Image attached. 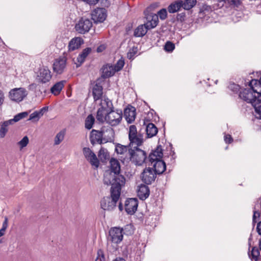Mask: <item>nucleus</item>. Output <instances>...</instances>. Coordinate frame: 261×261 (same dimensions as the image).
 Wrapping results in <instances>:
<instances>
[{
    "label": "nucleus",
    "mask_w": 261,
    "mask_h": 261,
    "mask_svg": "<svg viewBox=\"0 0 261 261\" xmlns=\"http://www.w3.org/2000/svg\"><path fill=\"white\" fill-rule=\"evenodd\" d=\"M241 3V0H231L230 4L233 5L234 7L238 8Z\"/></svg>",
    "instance_id": "603ef678"
},
{
    "label": "nucleus",
    "mask_w": 261,
    "mask_h": 261,
    "mask_svg": "<svg viewBox=\"0 0 261 261\" xmlns=\"http://www.w3.org/2000/svg\"><path fill=\"white\" fill-rule=\"evenodd\" d=\"M248 85L256 97L261 99V82L259 80H252Z\"/></svg>",
    "instance_id": "6ab92c4d"
},
{
    "label": "nucleus",
    "mask_w": 261,
    "mask_h": 261,
    "mask_svg": "<svg viewBox=\"0 0 261 261\" xmlns=\"http://www.w3.org/2000/svg\"><path fill=\"white\" fill-rule=\"evenodd\" d=\"M122 187L111 185V196L104 197L100 201L101 207L104 210L111 211L116 206Z\"/></svg>",
    "instance_id": "7ed1b4c3"
},
{
    "label": "nucleus",
    "mask_w": 261,
    "mask_h": 261,
    "mask_svg": "<svg viewBox=\"0 0 261 261\" xmlns=\"http://www.w3.org/2000/svg\"><path fill=\"white\" fill-rule=\"evenodd\" d=\"M91 20L88 18L82 17L75 25V31L80 34L88 33L92 27Z\"/></svg>",
    "instance_id": "6e6552de"
},
{
    "label": "nucleus",
    "mask_w": 261,
    "mask_h": 261,
    "mask_svg": "<svg viewBox=\"0 0 261 261\" xmlns=\"http://www.w3.org/2000/svg\"><path fill=\"white\" fill-rule=\"evenodd\" d=\"M48 107H44L41 109H40L38 111V114H39L40 116L41 117L44 114V112L47 111L48 110Z\"/></svg>",
    "instance_id": "5fc2aeb1"
},
{
    "label": "nucleus",
    "mask_w": 261,
    "mask_h": 261,
    "mask_svg": "<svg viewBox=\"0 0 261 261\" xmlns=\"http://www.w3.org/2000/svg\"><path fill=\"white\" fill-rule=\"evenodd\" d=\"M102 132L101 128L98 130L93 129L90 135V141L91 143L94 145L96 143L99 144L103 143Z\"/></svg>",
    "instance_id": "f3484780"
},
{
    "label": "nucleus",
    "mask_w": 261,
    "mask_h": 261,
    "mask_svg": "<svg viewBox=\"0 0 261 261\" xmlns=\"http://www.w3.org/2000/svg\"><path fill=\"white\" fill-rule=\"evenodd\" d=\"M239 97L247 103H251L252 106L256 102L258 98L254 95L250 88L249 89H244L239 93Z\"/></svg>",
    "instance_id": "9b49d317"
},
{
    "label": "nucleus",
    "mask_w": 261,
    "mask_h": 261,
    "mask_svg": "<svg viewBox=\"0 0 261 261\" xmlns=\"http://www.w3.org/2000/svg\"><path fill=\"white\" fill-rule=\"evenodd\" d=\"M106 49V47L105 45L102 44L99 45L96 49V51L97 53H101L103 51Z\"/></svg>",
    "instance_id": "13d9d810"
},
{
    "label": "nucleus",
    "mask_w": 261,
    "mask_h": 261,
    "mask_svg": "<svg viewBox=\"0 0 261 261\" xmlns=\"http://www.w3.org/2000/svg\"><path fill=\"white\" fill-rule=\"evenodd\" d=\"M28 92L24 88H14L9 92V98L14 101L20 102L27 96Z\"/></svg>",
    "instance_id": "1a4fd4ad"
},
{
    "label": "nucleus",
    "mask_w": 261,
    "mask_h": 261,
    "mask_svg": "<svg viewBox=\"0 0 261 261\" xmlns=\"http://www.w3.org/2000/svg\"><path fill=\"white\" fill-rule=\"evenodd\" d=\"M147 22L145 23L147 29H151L154 28L158 24V16L156 14H151L147 17Z\"/></svg>",
    "instance_id": "bb28decb"
},
{
    "label": "nucleus",
    "mask_w": 261,
    "mask_h": 261,
    "mask_svg": "<svg viewBox=\"0 0 261 261\" xmlns=\"http://www.w3.org/2000/svg\"><path fill=\"white\" fill-rule=\"evenodd\" d=\"M124 117L128 123L133 122L136 118V109L131 106L130 108H127L124 110Z\"/></svg>",
    "instance_id": "b1692460"
},
{
    "label": "nucleus",
    "mask_w": 261,
    "mask_h": 261,
    "mask_svg": "<svg viewBox=\"0 0 261 261\" xmlns=\"http://www.w3.org/2000/svg\"><path fill=\"white\" fill-rule=\"evenodd\" d=\"M175 48V45L172 42L168 41H167L164 46V49L166 51L168 52L172 51Z\"/></svg>",
    "instance_id": "79ce46f5"
},
{
    "label": "nucleus",
    "mask_w": 261,
    "mask_h": 261,
    "mask_svg": "<svg viewBox=\"0 0 261 261\" xmlns=\"http://www.w3.org/2000/svg\"><path fill=\"white\" fill-rule=\"evenodd\" d=\"M105 109V106H101L97 111L96 117L97 121L100 122H103L105 121V116L107 112Z\"/></svg>",
    "instance_id": "473e14b6"
},
{
    "label": "nucleus",
    "mask_w": 261,
    "mask_h": 261,
    "mask_svg": "<svg viewBox=\"0 0 261 261\" xmlns=\"http://www.w3.org/2000/svg\"><path fill=\"white\" fill-rule=\"evenodd\" d=\"M197 4V0H182V8L185 10H190Z\"/></svg>",
    "instance_id": "72a5a7b5"
},
{
    "label": "nucleus",
    "mask_w": 261,
    "mask_h": 261,
    "mask_svg": "<svg viewBox=\"0 0 261 261\" xmlns=\"http://www.w3.org/2000/svg\"><path fill=\"white\" fill-rule=\"evenodd\" d=\"M8 227V218L7 217L5 218V221L3 222L2 228H5L6 230Z\"/></svg>",
    "instance_id": "680f3d73"
},
{
    "label": "nucleus",
    "mask_w": 261,
    "mask_h": 261,
    "mask_svg": "<svg viewBox=\"0 0 261 261\" xmlns=\"http://www.w3.org/2000/svg\"><path fill=\"white\" fill-rule=\"evenodd\" d=\"M129 148V146H128V145L125 146V145H122L120 144H117L115 146V151L118 154H124L125 153L126 155H125V157L128 158L127 152L128 151Z\"/></svg>",
    "instance_id": "2f4dec72"
},
{
    "label": "nucleus",
    "mask_w": 261,
    "mask_h": 261,
    "mask_svg": "<svg viewBox=\"0 0 261 261\" xmlns=\"http://www.w3.org/2000/svg\"><path fill=\"white\" fill-rule=\"evenodd\" d=\"M97 256L95 259V261H105V257L104 253L102 250L99 249L97 251Z\"/></svg>",
    "instance_id": "09e8293b"
},
{
    "label": "nucleus",
    "mask_w": 261,
    "mask_h": 261,
    "mask_svg": "<svg viewBox=\"0 0 261 261\" xmlns=\"http://www.w3.org/2000/svg\"><path fill=\"white\" fill-rule=\"evenodd\" d=\"M101 106H105V110L107 113L114 110V107L112 101L108 98H105L103 100V102H101Z\"/></svg>",
    "instance_id": "e433bc0d"
},
{
    "label": "nucleus",
    "mask_w": 261,
    "mask_h": 261,
    "mask_svg": "<svg viewBox=\"0 0 261 261\" xmlns=\"http://www.w3.org/2000/svg\"><path fill=\"white\" fill-rule=\"evenodd\" d=\"M41 117L38 113L37 111L32 113L29 117L28 120H32L33 121H38Z\"/></svg>",
    "instance_id": "a18cd8bd"
},
{
    "label": "nucleus",
    "mask_w": 261,
    "mask_h": 261,
    "mask_svg": "<svg viewBox=\"0 0 261 261\" xmlns=\"http://www.w3.org/2000/svg\"><path fill=\"white\" fill-rule=\"evenodd\" d=\"M83 43V39L81 37H74L72 38L68 44V51H73L78 49Z\"/></svg>",
    "instance_id": "393cba45"
},
{
    "label": "nucleus",
    "mask_w": 261,
    "mask_h": 261,
    "mask_svg": "<svg viewBox=\"0 0 261 261\" xmlns=\"http://www.w3.org/2000/svg\"><path fill=\"white\" fill-rule=\"evenodd\" d=\"M252 234L251 233L250 234V236H249V238L248 239V245L249 246V247L251 246V241H252Z\"/></svg>",
    "instance_id": "0e129e2a"
},
{
    "label": "nucleus",
    "mask_w": 261,
    "mask_h": 261,
    "mask_svg": "<svg viewBox=\"0 0 261 261\" xmlns=\"http://www.w3.org/2000/svg\"><path fill=\"white\" fill-rule=\"evenodd\" d=\"M28 114L29 113L28 112H23L18 113L14 117L13 120L14 122H17L20 119L26 117Z\"/></svg>",
    "instance_id": "37998d69"
},
{
    "label": "nucleus",
    "mask_w": 261,
    "mask_h": 261,
    "mask_svg": "<svg viewBox=\"0 0 261 261\" xmlns=\"http://www.w3.org/2000/svg\"><path fill=\"white\" fill-rule=\"evenodd\" d=\"M224 141L226 143L230 144L233 141V139L230 135H226L224 136Z\"/></svg>",
    "instance_id": "864d4df0"
},
{
    "label": "nucleus",
    "mask_w": 261,
    "mask_h": 261,
    "mask_svg": "<svg viewBox=\"0 0 261 261\" xmlns=\"http://www.w3.org/2000/svg\"><path fill=\"white\" fill-rule=\"evenodd\" d=\"M110 169L103 174V181L107 185L123 187L125 184V178L120 174V165L117 159L112 158L110 161Z\"/></svg>",
    "instance_id": "f257e3e1"
},
{
    "label": "nucleus",
    "mask_w": 261,
    "mask_h": 261,
    "mask_svg": "<svg viewBox=\"0 0 261 261\" xmlns=\"http://www.w3.org/2000/svg\"><path fill=\"white\" fill-rule=\"evenodd\" d=\"M7 125H6L4 123H3L2 125H1V128H0V137L1 138H4L7 132H8V129H7Z\"/></svg>",
    "instance_id": "de8ad7c7"
},
{
    "label": "nucleus",
    "mask_w": 261,
    "mask_h": 261,
    "mask_svg": "<svg viewBox=\"0 0 261 261\" xmlns=\"http://www.w3.org/2000/svg\"><path fill=\"white\" fill-rule=\"evenodd\" d=\"M51 77L52 74L51 71L46 67L40 69L39 74L37 76V80L39 82L45 84L50 81Z\"/></svg>",
    "instance_id": "dca6fc26"
},
{
    "label": "nucleus",
    "mask_w": 261,
    "mask_h": 261,
    "mask_svg": "<svg viewBox=\"0 0 261 261\" xmlns=\"http://www.w3.org/2000/svg\"><path fill=\"white\" fill-rule=\"evenodd\" d=\"M4 94L1 90H0V107L3 105L4 102Z\"/></svg>",
    "instance_id": "bf43d9fd"
},
{
    "label": "nucleus",
    "mask_w": 261,
    "mask_h": 261,
    "mask_svg": "<svg viewBox=\"0 0 261 261\" xmlns=\"http://www.w3.org/2000/svg\"><path fill=\"white\" fill-rule=\"evenodd\" d=\"M141 128L138 132L135 125H131L129 127L128 139L129 148H135L141 146L144 142V132Z\"/></svg>",
    "instance_id": "20e7f679"
},
{
    "label": "nucleus",
    "mask_w": 261,
    "mask_h": 261,
    "mask_svg": "<svg viewBox=\"0 0 261 261\" xmlns=\"http://www.w3.org/2000/svg\"><path fill=\"white\" fill-rule=\"evenodd\" d=\"M102 138L105 143L111 142L114 139V131L111 127L102 126L101 127Z\"/></svg>",
    "instance_id": "a211bd4d"
},
{
    "label": "nucleus",
    "mask_w": 261,
    "mask_h": 261,
    "mask_svg": "<svg viewBox=\"0 0 261 261\" xmlns=\"http://www.w3.org/2000/svg\"><path fill=\"white\" fill-rule=\"evenodd\" d=\"M163 156V149L161 145L157 146L155 150H152L149 154L148 157H147L146 164L148 165H152L156 161L160 160Z\"/></svg>",
    "instance_id": "9d476101"
},
{
    "label": "nucleus",
    "mask_w": 261,
    "mask_h": 261,
    "mask_svg": "<svg viewBox=\"0 0 261 261\" xmlns=\"http://www.w3.org/2000/svg\"><path fill=\"white\" fill-rule=\"evenodd\" d=\"M65 81H61L56 83L50 89L51 92L55 95H58L64 87Z\"/></svg>",
    "instance_id": "7c9ffc66"
},
{
    "label": "nucleus",
    "mask_w": 261,
    "mask_h": 261,
    "mask_svg": "<svg viewBox=\"0 0 261 261\" xmlns=\"http://www.w3.org/2000/svg\"><path fill=\"white\" fill-rule=\"evenodd\" d=\"M150 194V190L148 187L144 184H141L138 186L137 195L139 198L144 200L147 199Z\"/></svg>",
    "instance_id": "aec40b11"
},
{
    "label": "nucleus",
    "mask_w": 261,
    "mask_h": 261,
    "mask_svg": "<svg viewBox=\"0 0 261 261\" xmlns=\"http://www.w3.org/2000/svg\"><path fill=\"white\" fill-rule=\"evenodd\" d=\"M95 122V118L92 115H89L86 118L85 122V127L87 129H90L92 128L93 125Z\"/></svg>",
    "instance_id": "c9c22d12"
},
{
    "label": "nucleus",
    "mask_w": 261,
    "mask_h": 261,
    "mask_svg": "<svg viewBox=\"0 0 261 261\" xmlns=\"http://www.w3.org/2000/svg\"><path fill=\"white\" fill-rule=\"evenodd\" d=\"M228 88L234 93H238L240 90V86L234 83H230Z\"/></svg>",
    "instance_id": "a19ab883"
},
{
    "label": "nucleus",
    "mask_w": 261,
    "mask_h": 261,
    "mask_svg": "<svg viewBox=\"0 0 261 261\" xmlns=\"http://www.w3.org/2000/svg\"><path fill=\"white\" fill-rule=\"evenodd\" d=\"M124 65V60L121 59H119L116 63V64L113 66V69L115 70V72H118L120 71L123 67Z\"/></svg>",
    "instance_id": "58836bf2"
},
{
    "label": "nucleus",
    "mask_w": 261,
    "mask_h": 261,
    "mask_svg": "<svg viewBox=\"0 0 261 261\" xmlns=\"http://www.w3.org/2000/svg\"><path fill=\"white\" fill-rule=\"evenodd\" d=\"M122 118V112L121 110H111L107 113L105 121L112 126L118 125Z\"/></svg>",
    "instance_id": "0eeeda50"
},
{
    "label": "nucleus",
    "mask_w": 261,
    "mask_h": 261,
    "mask_svg": "<svg viewBox=\"0 0 261 261\" xmlns=\"http://www.w3.org/2000/svg\"><path fill=\"white\" fill-rule=\"evenodd\" d=\"M6 230L5 229V228H2L0 229V237L3 236L5 234Z\"/></svg>",
    "instance_id": "69168bd1"
},
{
    "label": "nucleus",
    "mask_w": 261,
    "mask_h": 261,
    "mask_svg": "<svg viewBox=\"0 0 261 261\" xmlns=\"http://www.w3.org/2000/svg\"><path fill=\"white\" fill-rule=\"evenodd\" d=\"M153 166V171L156 174H162L166 169V165L165 162L162 159L156 161L151 165Z\"/></svg>",
    "instance_id": "4be33fe9"
},
{
    "label": "nucleus",
    "mask_w": 261,
    "mask_h": 261,
    "mask_svg": "<svg viewBox=\"0 0 261 261\" xmlns=\"http://www.w3.org/2000/svg\"><path fill=\"white\" fill-rule=\"evenodd\" d=\"M65 132L61 130L58 133L55 138V145H59L64 139Z\"/></svg>",
    "instance_id": "4c0bfd02"
},
{
    "label": "nucleus",
    "mask_w": 261,
    "mask_h": 261,
    "mask_svg": "<svg viewBox=\"0 0 261 261\" xmlns=\"http://www.w3.org/2000/svg\"><path fill=\"white\" fill-rule=\"evenodd\" d=\"M137 53V48L133 47L127 53V58L129 59H133L135 55Z\"/></svg>",
    "instance_id": "3c124183"
},
{
    "label": "nucleus",
    "mask_w": 261,
    "mask_h": 261,
    "mask_svg": "<svg viewBox=\"0 0 261 261\" xmlns=\"http://www.w3.org/2000/svg\"><path fill=\"white\" fill-rule=\"evenodd\" d=\"M113 261H125V260L124 258H122V257H119V258H116Z\"/></svg>",
    "instance_id": "774afa93"
},
{
    "label": "nucleus",
    "mask_w": 261,
    "mask_h": 261,
    "mask_svg": "<svg viewBox=\"0 0 261 261\" xmlns=\"http://www.w3.org/2000/svg\"><path fill=\"white\" fill-rule=\"evenodd\" d=\"M102 90V86L100 82H99L97 80L92 89V94L95 101H97L101 98L103 94Z\"/></svg>",
    "instance_id": "5701e85b"
},
{
    "label": "nucleus",
    "mask_w": 261,
    "mask_h": 261,
    "mask_svg": "<svg viewBox=\"0 0 261 261\" xmlns=\"http://www.w3.org/2000/svg\"><path fill=\"white\" fill-rule=\"evenodd\" d=\"M256 231L258 234L261 236V221H259L257 224Z\"/></svg>",
    "instance_id": "052dcab7"
},
{
    "label": "nucleus",
    "mask_w": 261,
    "mask_h": 261,
    "mask_svg": "<svg viewBox=\"0 0 261 261\" xmlns=\"http://www.w3.org/2000/svg\"><path fill=\"white\" fill-rule=\"evenodd\" d=\"M182 0H177L171 3L167 8L170 13H174L178 12L182 8Z\"/></svg>",
    "instance_id": "c85d7f7f"
},
{
    "label": "nucleus",
    "mask_w": 261,
    "mask_h": 261,
    "mask_svg": "<svg viewBox=\"0 0 261 261\" xmlns=\"http://www.w3.org/2000/svg\"><path fill=\"white\" fill-rule=\"evenodd\" d=\"M146 135L148 138L155 136L158 133V129L156 126L152 123H149L145 128Z\"/></svg>",
    "instance_id": "cd10ccee"
},
{
    "label": "nucleus",
    "mask_w": 261,
    "mask_h": 261,
    "mask_svg": "<svg viewBox=\"0 0 261 261\" xmlns=\"http://www.w3.org/2000/svg\"><path fill=\"white\" fill-rule=\"evenodd\" d=\"M255 110V116L258 118L261 119V99H257L256 102L253 106Z\"/></svg>",
    "instance_id": "f704fd0d"
},
{
    "label": "nucleus",
    "mask_w": 261,
    "mask_h": 261,
    "mask_svg": "<svg viewBox=\"0 0 261 261\" xmlns=\"http://www.w3.org/2000/svg\"><path fill=\"white\" fill-rule=\"evenodd\" d=\"M99 0H84L89 5H96Z\"/></svg>",
    "instance_id": "4d7b16f0"
},
{
    "label": "nucleus",
    "mask_w": 261,
    "mask_h": 261,
    "mask_svg": "<svg viewBox=\"0 0 261 261\" xmlns=\"http://www.w3.org/2000/svg\"><path fill=\"white\" fill-rule=\"evenodd\" d=\"M156 174L153 171V168H146L141 174V179L146 185H150L154 181Z\"/></svg>",
    "instance_id": "ddd939ff"
},
{
    "label": "nucleus",
    "mask_w": 261,
    "mask_h": 261,
    "mask_svg": "<svg viewBox=\"0 0 261 261\" xmlns=\"http://www.w3.org/2000/svg\"><path fill=\"white\" fill-rule=\"evenodd\" d=\"M106 150L103 148H101L99 151L98 156H100L102 154L103 155V157L105 159L107 158V152H106Z\"/></svg>",
    "instance_id": "6e6d98bb"
},
{
    "label": "nucleus",
    "mask_w": 261,
    "mask_h": 261,
    "mask_svg": "<svg viewBox=\"0 0 261 261\" xmlns=\"http://www.w3.org/2000/svg\"><path fill=\"white\" fill-rule=\"evenodd\" d=\"M91 47H86L82 50L77 57L76 60L77 63L76 64V67H79L82 65L85 61L86 57L91 52Z\"/></svg>",
    "instance_id": "a878e982"
},
{
    "label": "nucleus",
    "mask_w": 261,
    "mask_h": 261,
    "mask_svg": "<svg viewBox=\"0 0 261 261\" xmlns=\"http://www.w3.org/2000/svg\"><path fill=\"white\" fill-rule=\"evenodd\" d=\"M91 16L94 22H103L107 17V11L104 8H96L92 11Z\"/></svg>",
    "instance_id": "f8f14e48"
},
{
    "label": "nucleus",
    "mask_w": 261,
    "mask_h": 261,
    "mask_svg": "<svg viewBox=\"0 0 261 261\" xmlns=\"http://www.w3.org/2000/svg\"><path fill=\"white\" fill-rule=\"evenodd\" d=\"M29 138L27 136H24L19 142L18 144L20 145L21 148L27 146L29 143Z\"/></svg>",
    "instance_id": "8fccbe9b"
},
{
    "label": "nucleus",
    "mask_w": 261,
    "mask_h": 261,
    "mask_svg": "<svg viewBox=\"0 0 261 261\" xmlns=\"http://www.w3.org/2000/svg\"><path fill=\"white\" fill-rule=\"evenodd\" d=\"M132 227L131 224L126 225L124 229L120 227H111L107 236L108 242L117 246L122 242L124 234L129 235L134 232Z\"/></svg>",
    "instance_id": "f03ea898"
},
{
    "label": "nucleus",
    "mask_w": 261,
    "mask_h": 261,
    "mask_svg": "<svg viewBox=\"0 0 261 261\" xmlns=\"http://www.w3.org/2000/svg\"><path fill=\"white\" fill-rule=\"evenodd\" d=\"M138 200L137 198H128L125 200V211L128 215H133L137 210Z\"/></svg>",
    "instance_id": "2eb2a0df"
},
{
    "label": "nucleus",
    "mask_w": 261,
    "mask_h": 261,
    "mask_svg": "<svg viewBox=\"0 0 261 261\" xmlns=\"http://www.w3.org/2000/svg\"><path fill=\"white\" fill-rule=\"evenodd\" d=\"M146 25L144 24L139 25L137 28L135 29L134 32V36L136 37H142L147 32Z\"/></svg>",
    "instance_id": "c756f323"
},
{
    "label": "nucleus",
    "mask_w": 261,
    "mask_h": 261,
    "mask_svg": "<svg viewBox=\"0 0 261 261\" xmlns=\"http://www.w3.org/2000/svg\"><path fill=\"white\" fill-rule=\"evenodd\" d=\"M260 255V252L256 247H253L251 250L252 258L257 261Z\"/></svg>",
    "instance_id": "ea45409f"
},
{
    "label": "nucleus",
    "mask_w": 261,
    "mask_h": 261,
    "mask_svg": "<svg viewBox=\"0 0 261 261\" xmlns=\"http://www.w3.org/2000/svg\"><path fill=\"white\" fill-rule=\"evenodd\" d=\"M118 207H119V209L120 211H122L123 209V204L121 202H120L119 203V205H118Z\"/></svg>",
    "instance_id": "338daca9"
},
{
    "label": "nucleus",
    "mask_w": 261,
    "mask_h": 261,
    "mask_svg": "<svg viewBox=\"0 0 261 261\" xmlns=\"http://www.w3.org/2000/svg\"><path fill=\"white\" fill-rule=\"evenodd\" d=\"M128 158L135 163L136 165H142L143 163L146 164L147 154L145 151L139 147L128 149Z\"/></svg>",
    "instance_id": "39448f33"
},
{
    "label": "nucleus",
    "mask_w": 261,
    "mask_h": 261,
    "mask_svg": "<svg viewBox=\"0 0 261 261\" xmlns=\"http://www.w3.org/2000/svg\"><path fill=\"white\" fill-rule=\"evenodd\" d=\"M186 14L185 12H181L180 13H177L176 15V20L181 23L184 22L186 19Z\"/></svg>",
    "instance_id": "49530a36"
},
{
    "label": "nucleus",
    "mask_w": 261,
    "mask_h": 261,
    "mask_svg": "<svg viewBox=\"0 0 261 261\" xmlns=\"http://www.w3.org/2000/svg\"><path fill=\"white\" fill-rule=\"evenodd\" d=\"M101 70V76L104 79L112 76L116 72L113 69V66L110 65L109 64L104 65L102 67Z\"/></svg>",
    "instance_id": "412c9836"
},
{
    "label": "nucleus",
    "mask_w": 261,
    "mask_h": 261,
    "mask_svg": "<svg viewBox=\"0 0 261 261\" xmlns=\"http://www.w3.org/2000/svg\"><path fill=\"white\" fill-rule=\"evenodd\" d=\"M157 15L161 20H165L167 17V12L166 9L164 8L162 9L158 12Z\"/></svg>",
    "instance_id": "c03bdc74"
},
{
    "label": "nucleus",
    "mask_w": 261,
    "mask_h": 261,
    "mask_svg": "<svg viewBox=\"0 0 261 261\" xmlns=\"http://www.w3.org/2000/svg\"><path fill=\"white\" fill-rule=\"evenodd\" d=\"M13 122H15L13 120V119H10L8 121H5L4 123L7 126H8L10 124H12Z\"/></svg>",
    "instance_id": "e2e57ef3"
},
{
    "label": "nucleus",
    "mask_w": 261,
    "mask_h": 261,
    "mask_svg": "<svg viewBox=\"0 0 261 261\" xmlns=\"http://www.w3.org/2000/svg\"><path fill=\"white\" fill-rule=\"evenodd\" d=\"M83 154L87 161L92 165L97 168L99 162L96 154L89 147H84L83 149Z\"/></svg>",
    "instance_id": "4468645a"
},
{
    "label": "nucleus",
    "mask_w": 261,
    "mask_h": 261,
    "mask_svg": "<svg viewBox=\"0 0 261 261\" xmlns=\"http://www.w3.org/2000/svg\"><path fill=\"white\" fill-rule=\"evenodd\" d=\"M67 54L64 52L62 56L54 60L53 64V69L57 74H61L64 73L67 66Z\"/></svg>",
    "instance_id": "423d86ee"
}]
</instances>
